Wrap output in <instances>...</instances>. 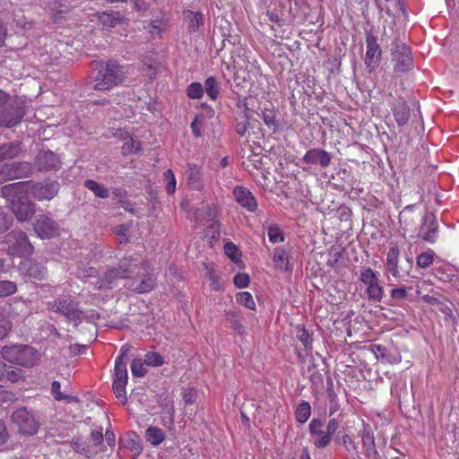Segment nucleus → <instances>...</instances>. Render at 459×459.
Segmentation results:
<instances>
[{"mask_svg": "<svg viewBox=\"0 0 459 459\" xmlns=\"http://www.w3.org/2000/svg\"><path fill=\"white\" fill-rule=\"evenodd\" d=\"M379 41V44L375 41V54L378 51V56L381 55L380 48L389 49L394 72L405 73L412 68L411 51L405 43L399 39L392 25L389 26L388 30L385 29Z\"/></svg>", "mask_w": 459, "mask_h": 459, "instance_id": "f257e3e1", "label": "nucleus"}, {"mask_svg": "<svg viewBox=\"0 0 459 459\" xmlns=\"http://www.w3.org/2000/svg\"><path fill=\"white\" fill-rule=\"evenodd\" d=\"M92 71H97L96 82L92 86L95 91H108L122 84L126 79V67L117 61L109 60L105 65L102 61L91 63Z\"/></svg>", "mask_w": 459, "mask_h": 459, "instance_id": "f03ea898", "label": "nucleus"}, {"mask_svg": "<svg viewBox=\"0 0 459 459\" xmlns=\"http://www.w3.org/2000/svg\"><path fill=\"white\" fill-rule=\"evenodd\" d=\"M30 182L21 181L3 186L1 195L12 203V210L20 221H28L35 213V205L27 198L20 196L28 191Z\"/></svg>", "mask_w": 459, "mask_h": 459, "instance_id": "7ed1b4c3", "label": "nucleus"}, {"mask_svg": "<svg viewBox=\"0 0 459 459\" xmlns=\"http://www.w3.org/2000/svg\"><path fill=\"white\" fill-rule=\"evenodd\" d=\"M1 355L4 359L10 363L31 367L35 363L37 351L28 345L15 344L3 347Z\"/></svg>", "mask_w": 459, "mask_h": 459, "instance_id": "20e7f679", "label": "nucleus"}, {"mask_svg": "<svg viewBox=\"0 0 459 459\" xmlns=\"http://www.w3.org/2000/svg\"><path fill=\"white\" fill-rule=\"evenodd\" d=\"M6 251L13 256L27 257L32 255L34 247L28 236L22 230H12L4 237Z\"/></svg>", "mask_w": 459, "mask_h": 459, "instance_id": "39448f33", "label": "nucleus"}, {"mask_svg": "<svg viewBox=\"0 0 459 459\" xmlns=\"http://www.w3.org/2000/svg\"><path fill=\"white\" fill-rule=\"evenodd\" d=\"M11 420L18 432L26 437L35 435L40 425L33 412L28 411L25 407L14 411L11 415Z\"/></svg>", "mask_w": 459, "mask_h": 459, "instance_id": "423d86ee", "label": "nucleus"}, {"mask_svg": "<svg viewBox=\"0 0 459 459\" xmlns=\"http://www.w3.org/2000/svg\"><path fill=\"white\" fill-rule=\"evenodd\" d=\"M73 448L87 458L95 456L104 449L102 429L92 430L88 440L77 437L73 441Z\"/></svg>", "mask_w": 459, "mask_h": 459, "instance_id": "0eeeda50", "label": "nucleus"}, {"mask_svg": "<svg viewBox=\"0 0 459 459\" xmlns=\"http://www.w3.org/2000/svg\"><path fill=\"white\" fill-rule=\"evenodd\" d=\"M55 312L65 316L69 321H81L82 311L79 309L78 303L71 298H58L48 303Z\"/></svg>", "mask_w": 459, "mask_h": 459, "instance_id": "6e6552de", "label": "nucleus"}, {"mask_svg": "<svg viewBox=\"0 0 459 459\" xmlns=\"http://www.w3.org/2000/svg\"><path fill=\"white\" fill-rule=\"evenodd\" d=\"M33 230L37 236L42 239H49L57 237L60 232L58 223L49 216L38 215L33 222Z\"/></svg>", "mask_w": 459, "mask_h": 459, "instance_id": "1a4fd4ad", "label": "nucleus"}, {"mask_svg": "<svg viewBox=\"0 0 459 459\" xmlns=\"http://www.w3.org/2000/svg\"><path fill=\"white\" fill-rule=\"evenodd\" d=\"M127 380L128 374L126 365H124L121 362H119V364H115L112 389L116 397L119 399L123 404L127 402L126 391Z\"/></svg>", "mask_w": 459, "mask_h": 459, "instance_id": "9d476101", "label": "nucleus"}, {"mask_svg": "<svg viewBox=\"0 0 459 459\" xmlns=\"http://www.w3.org/2000/svg\"><path fill=\"white\" fill-rule=\"evenodd\" d=\"M161 68L158 53L154 50L146 51L140 56V71L151 81L156 77Z\"/></svg>", "mask_w": 459, "mask_h": 459, "instance_id": "9b49d317", "label": "nucleus"}, {"mask_svg": "<svg viewBox=\"0 0 459 459\" xmlns=\"http://www.w3.org/2000/svg\"><path fill=\"white\" fill-rule=\"evenodd\" d=\"M60 185L56 180H45L32 185L30 194L38 201L53 199L58 193Z\"/></svg>", "mask_w": 459, "mask_h": 459, "instance_id": "f8f14e48", "label": "nucleus"}, {"mask_svg": "<svg viewBox=\"0 0 459 459\" xmlns=\"http://www.w3.org/2000/svg\"><path fill=\"white\" fill-rule=\"evenodd\" d=\"M153 269L148 261L142 262V271L136 277H142V280L138 284L134 286V282L132 287L133 290L137 293H147L152 291L156 286V278L152 273Z\"/></svg>", "mask_w": 459, "mask_h": 459, "instance_id": "ddd939ff", "label": "nucleus"}, {"mask_svg": "<svg viewBox=\"0 0 459 459\" xmlns=\"http://www.w3.org/2000/svg\"><path fill=\"white\" fill-rule=\"evenodd\" d=\"M34 165L40 171H52L61 168V160L54 152L42 150L37 154Z\"/></svg>", "mask_w": 459, "mask_h": 459, "instance_id": "4468645a", "label": "nucleus"}, {"mask_svg": "<svg viewBox=\"0 0 459 459\" xmlns=\"http://www.w3.org/2000/svg\"><path fill=\"white\" fill-rule=\"evenodd\" d=\"M233 197L235 201L249 212H255L258 208V204L252 192L243 186H236L233 189Z\"/></svg>", "mask_w": 459, "mask_h": 459, "instance_id": "2eb2a0df", "label": "nucleus"}, {"mask_svg": "<svg viewBox=\"0 0 459 459\" xmlns=\"http://www.w3.org/2000/svg\"><path fill=\"white\" fill-rule=\"evenodd\" d=\"M23 117V111L20 107L8 103L0 108V125L4 127H13L20 123Z\"/></svg>", "mask_w": 459, "mask_h": 459, "instance_id": "dca6fc26", "label": "nucleus"}, {"mask_svg": "<svg viewBox=\"0 0 459 459\" xmlns=\"http://www.w3.org/2000/svg\"><path fill=\"white\" fill-rule=\"evenodd\" d=\"M296 338L301 342L305 353L299 351V347H296V353L299 362L304 363L307 356L311 353L313 349V338L312 334L309 333L304 325H298L295 327Z\"/></svg>", "mask_w": 459, "mask_h": 459, "instance_id": "f3484780", "label": "nucleus"}, {"mask_svg": "<svg viewBox=\"0 0 459 459\" xmlns=\"http://www.w3.org/2000/svg\"><path fill=\"white\" fill-rule=\"evenodd\" d=\"M438 225L436 217L431 212H427L423 218V223L420 229V236L429 243H434L437 239Z\"/></svg>", "mask_w": 459, "mask_h": 459, "instance_id": "a211bd4d", "label": "nucleus"}, {"mask_svg": "<svg viewBox=\"0 0 459 459\" xmlns=\"http://www.w3.org/2000/svg\"><path fill=\"white\" fill-rule=\"evenodd\" d=\"M302 160L308 165H319L322 168H326L331 164L332 155L323 149L313 148L305 153Z\"/></svg>", "mask_w": 459, "mask_h": 459, "instance_id": "6ab92c4d", "label": "nucleus"}, {"mask_svg": "<svg viewBox=\"0 0 459 459\" xmlns=\"http://www.w3.org/2000/svg\"><path fill=\"white\" fill-rule=\"evenodd\" d=\"M143 259L134 256H125L118 262V266L126 274V279H134L142 271Z\"/></svg>", "mask_w": 459, "mask_h": 459, "instance_id": "aec40b11", "label": "nucleus"}, {"mask_svg": "<svg viewBox=\"0 0 459 459\" xmlns=\"http://www.w3.org/2000/svg\"><path fill=\"white\" fill-rule=\"evenodd\" d=\"M187 169L188 175L186 182L189 188L196 191H202L204 189V183L201 167L194 163H188Z\"/></svg>", "mask_w": 459, "mask_h": 459, "instance_id": "412c9836", "label": "nucleus"}, {"mask_svg": "<svg viewBox=\"0 0 459 459\" xmlns=\"http://www.w3.org/2000/svg\"><path fill=\"white\" fill-rule=\"evenodd\" d=\"M22 272L29 277L43 280L47 274V269L39 262L26 260L21 264Z\"/></svg>", "mask_w": 459, "mask_h": 459, "instance_id": "4be33fe9", "label": "nucleus"}, {"mask_svg": "<svg viewBox=\"0 0 459 459\" xmlns=\"http://www.w3.org/2000/svg\"><path fill=\"white\" fill-rule=\"evenodd\" d=\"M49 11L51 13L52 18L56 23L60 22L63 19H65V15H67L71 10L72 6L62 0H53L49 3Z\"/></svg>", "mask_w": 459, "mask_h": 459, "instance_id": "5701e85b", "label": "nucleus"}, {"mask_svg": "<svg viewBox=\"0 0 459 459\" xmlns=\"http://www.w3.org/2000/svg\"><path fill=\"white\" fill-rule=\"evenodd\" d=\"M97 16L99 22L102 25V28L107 30H109L112 28H115L117 24H122L125 22L122 15L117 12H103L101 13H98Z\"/></svg>", "mask_w": 459, "mask_h": 459, "instance_id": "b1692460", "label": "nucleus"}, {"mask_svg": "<svg viewBox=\"0 0 459 459\" xmlns=\"http://www.w3.org/2000/svg\"><path fill=\"white\" fill-rule=\"evenodd\" d=\"M273 262L275 268L291 272L292 266L290 264V255L284 247H276L273 250Z\"/></svg>", "mask_w": 459, "mask_h": 459, "instance_id": "393cba45", "label": "nucleus"}, {"mask_svg": "<svg viewBox=\"0 0 459 459\" xmlns=\"http://www.w3.org/2000/svg\"><path fill=\"white\" fill-rule=\"evenodd\" d=\"M21 151L20 142H10L0 144V162L17 157Z\"/></svg>", "mask_w": 459, "mask_h": 459, "instance_id": "a878e982", "label": "nucleus"}, {"mask_svg": "<svg viewBox=\"0 0 459 459\" xmlns=\"http://www.w3.org/2000/svg\"><path fill=\"white\" fill-rule=\"evenodd\" d=\"M394 116L399 126H404L410 118V108L403 99H399L397 105L394 108Z\"/></svg>", "mask_w": 459, "mask_h": 459, "instance_id": "bb28decb", "label": "nucleus"}, {"mask_svg": "<svg viewBox=\"0 0 459 459\" xmlns=\"http://www.w3.org/2000/svg\"><path fill=\"white\" fill-rule=\"evenodd\" d=\"M183 14L187 22L188 30L191 32L196 31L204 24V15L201 12L186 10L184 11Z\"/></svg>", "mask_w": 459, "mask_h": 459, "instance_id": "cd10ccee", "label": "nucleus"}, {"mask_svg": "<svg viewBox=\"0 0 459 459\" xmlns=\"http://www.w3.org/2000/svg\"><path fill=\"white\" fill-rule=\"evenodd\" d=\"M363 429L359 431L363 447L365 448L366 454L369 456L373 452V432L369 423L365 422L362 420Z\"/></svg>", "mask_w": 459, "mask_h": 459, "instance_id": "c85d7f7f", "label": "nucleus"}, {"mask_svg": "<svg viewBox=\"0 0 459 459\" xmlns=\"http://www.w3.org/2000/svg\"><path fill=\"white\" fill-rule=\"evenodd\" d=\"M12 169V179L22 178L30 175L31 167L29 162H12L10 163Z\"/></svg>", "mask_w": 459, "mask_h": 459, "instance_id": "c756f323", "label": "nucleus"}, {"mask_svg": "<svg viewBox=\"0 0 459 459\" xmlns=\"http://www.w3.org/2000/svg\"><path fill=\"white\" fill-rule=\"evenodd\" d=\"M224 316L234 331H236L240 335L245 333V327L242 324V320L238 312L229 310L225 312Z\"/></svg>", "mask_w": 459, "mask_h": 459, "instance_id": "7c9ffc66", "label": "nucleus"}, {"mask_svg": "<svg viewBox=\"0 0 459 459\" xmlns=\"http://www.w3.org/2000/svg\"><path fill=\"white\" fill-rule=\"evenodd\" d=\"M146 440L154 446L160 445L165 440V433L157 427H149L145 431Z\"/></svg>", "mask_w": 459, "mask_h": 459, "instance_id": "2f4dec72", "label": "nucleus"}, {"mask_svg": "<svg viewBox=\"0 0 459 459\" xmlns=\"http://www.w3.org/2000/svg\"><path fill=\"white\" fill-rule=\"evenodd\" d=\"M398 255H399V249L396 247H393L389 249L386 256V264L389 272L392 273L393 276L398 277L399 276V271H398Z\"/></svg>", "mask_w": 459, "mask_h": 459, "instance_id": "473e14b6", "label": "nucleus"}, {"mask_svg": "<svg viewBox=\"0 0 459 459\" xmlns=\"http://www.w3.org/2000/svg\"><path fill=\"white\" fill-rule=\"evenodd\" d=\"M84 186L93 192V194L100 198L106 199L109 195V191L104 186L99 184L93 179H87L84 181Z\"/></svg>", "mask_w": 459, "mask_h": 459, "instance_id": "72a5a7b5", "label": "nucleus"}, {"mask_svg": "<svg viewBox=\"0 0 459 459\" xmlns=\"http://www.w3.org/2000/svg\"><path fill=\"white\" fill-rule=\"evenodd\" d=\"M206 94L212 100H216L219 93L220 87L215 77L210 76L204 82V88Z\"/></svg>", "mask_w": 459, "mask_h": 459, "instance_id": "f704fd0d", "label": "nucleus"}, {"mask_svg": "<svg viewBox=\"0 0 459 459\" xmlns=\"http://www.w3.org/2000/svg\"><path fill=\"white\" fill-rule=\"evenodd\" d=\"M311 415V407L307 402H302L298 405L295 411L296 420L299 423H305L307 421Z\"/></svg>", "mask_w": 459, "mask_h": 459, "instance_id": "c9c22d12", "label": "nucleus"}, {"mask_svg": "<svg viewBox=\"0 0 459 459\" xmlns=\"http://www.w3.org/2000/svg\"><path fill=\"white\" fill-rule=\"evenodd\" d=\"M236 300L238 304L251 309L255 310L256 306L253 296L248 291L238 292L236 296Z\"/></svg>", "mask_w": 459, "mask_h": 459, "instance_id": "e433bc0d", "label": "nucleus"}, {"mask_svg": "<svg viewBox=\"0 0 459 459\" xmlns=\"http://www.w3.org/2000/svg\"><path fill=\"white\" fill-rule=\"evenodd\" d=\"M262 119L269 128H273L275 130L278 127L276 113L273 108H264L262 111Z\"/></svg>", "mask_w": 459, "mask_h": 459, "instance_id": "4c0bfd02", "label": "nucleus"}, {"mask_svg": "<svg viewBox=\"0 0 459 459\" xmlns=\"http://www.w3.org/2000/svg\"><path fill=\"white\" fill-rule=\"evenodd\" d=\"M204 86L197 82H191L186 90V93L188 98L192 100H198L204 96Z\"/></svg>", "mask_w": 459, "mask_h": 459, "instance_id": "58836bf2", "label": "nucleus"}, {"mask_svg": "<svg viewBox=\"0 0 459 459\" xmlns=\"http://www.w3.org/2000/svg\"><path fill=\"white\" fill-rule=\"evenodd\" d=\"M144 364L150 367H160L164 364L163 357L156 351H148L144 355Z\"/></svg>", "mask_w": 459, "mask_h": 459, "instance_id": "ea45409f", "label": "nucleus"}, {"mask_svg": "<svg viewBox=\"0 0 459 459\" xmlns=\"http://www.w3.org/2000/svg\"><path fill=\"white\" fill-rule=\"evenodd\" d=\"M360 281L367 286V294L369 299H373V271L367 268L361 273Z\"/></svg>", "mask_w": 459, "mask_h": 459, "instance_id": "a19ab883", "label": "nucleus"}, {"mask_svg": "<svg viewBox=\"0 0 459 459\" xmlns=\"http://www.w3.org/2000/svg\"><path fill=\"white\" fill-rule=\"evenodd\" d=\"M435 257V252L433 250H428L423 252L417 256L416 262L420 268L425 269L432 264Z\"/></svg>", "mask_w": 459, "mask_h": 459, "instance_id": "79ce46f5", "label": "nucleus"}, {"mask_svg": "<svg viewBox=\"0 0 459 459\" xmlns=\"http://www.w3.org/2000/svg\"><path fill=\"white\" fill-rule=\"evenodd\" d=\"M332 440V436L327 433L325 430H322L321 432L313 436V443L317 448H325L326 447Z\"/></svg>", "mask_w": 459, "mask_h": 459, "instance_id": "37998d69", "label": "nucleus"}, {"mask_svg": "<svg viewBox=\"0 0 459 459\" xmlns=\"http://www.w3.org/2000/svg\"><path fill=\"white\" fill-rule=\"evenodd\" d=\"M163 181L165 183L166 192L169 195L174 194L176 191L177 180L171 169H168L164 172Z\"/></svg>", "mask_w": 459, "mask_h": 459, "instance_id": "c03bdc74", "label": "nucleus"}, {"mask_svg": "<svg viewBox=\"0 0 459 459\" xmlns=\"http://www.w3.org/2000/svg\"><path fill=\"white\" fill-rule=\"evenodd\" d=\"M204 125V115H202V114L196 115L190 125L192 134H194L195 137L198 138V137L202 136Z\"/></svg>", "mask_w": 459, "mask_h": 459, "instance_id": "a18cd8bd", "label": "nucleus"}, {"mask_svg": "<svg viewBox=\"0 0 459 459\" xmlns=\"http://www.w3.org/2000/svg\"><path fill=\"white\" fill-rule=\"evenodd\" d=\"M126 274H124L123 271L119 266L112 267L108 269L105 274H104V280L108 283L111 284L114 281L118 279H126Z\"/></svg>", "mask_w": 459, "mask_h": 459, "instance_id": "49530a36", "label": "nucleus"}, {"mask_svg": "<svg viewBox=\"0 0 459 459\" xmlns=\"http://www.w3.org/2000/svg\"><path fill=\"white\" fill-rule=\"evenodd\" d=\"M17 291V285L12 281H0V298L7 297Z\"/></svg>", "mask_w": 459, "mask_h": 459, "instance_id": "de8ad7c7", "label": "nucleus"}, {"mask_svg": "<svg viewBox=\"0 0 459 459\" xmlns=\"http://www.w3.org/2000/svg\"><path fill=\"white\" fill-rule=\"evenodd\" d=\"M206 278L210 281V285L212 290L220 291L222 290L221 283L220 281V277L216 273L214 269H209L206 273Z\"/></svg>", "mask_w": 459, "mask_h": 459, "instance_id": "09e8293b", "label": "nucleus"}, {"mask_svg": "<svg viewBox=\"0 0 459 459\" xmlns=\"http://www.w3.org/2000/svg\"><path fill=\"white\" fill-rule=\"evenodd\" d=\"M268 238L269 240L273 243H280L284 241V236L282 235L280 229L276 226H271L268 229Z\"/></svg>", "mask_w": 459, "mask_h": 459, "instance_id": "8fccbe9b", "label": "nucleus"}, {"mask_svg": "<svg viewBox=\"0 0 459 459\" xmlns=\"http://www.w3.org/2000/svg\"><path fill=\"white\" fill-rule=\"evenodd\" d=\"M131 371L133 376L143 377L146 375L147 369L145 368L144 361L142 363L138 360H133L131 363Z\"/></svg>", "mask_w": 459, "mask_h": 459, "instance_id": "3c124183", "label": "nucleus"}, {"mask_svg": "<svg viewBox=\"0 0 459 459\" xmlns=\"http://www.w3.org/2000/svg\"><path fill=\"white\" fill-rule=\"evenodd\" d=\"M225 254L234 262H238L239 260L240 254L238 253V247L232 243L228 242L224 246Z\"/></svg>", "mask_w": 459, "mask_h": 459, "instance_id": "603ef678", "label": "nucleus"}, {"mask_svg": "<svg viewBox=\"0 0 459 459\" xmlns=\"http://www.w3.org/2000/svg\"><path fill=\"white\" fill-rule=\"evenodd\" d=\"M128 231L129 227L125 224L118 225L115 228V233L119 243H127L129 241Z\"/></svg>", "mask_w": 459, "mask_h": 459, "instance_id": "864d4df0", "label": "nucleus"}, {"mask_svg": "<svg viewBox=\"0 0 459 459\" xmlns=\"http://www.w3.org/2000/svg\"><path fill=\"white\" fill-rule=\"evenodd\" d=\"M113 196L115 199L118 201V204L125 209L129 210L126 204H127L126 201V197L127 195V192L122 187L114 188L112 191Z\"/></svg>", "mask_w": 459, "mask_h": 459, "instance_id": "5fc2aeb1", "label": "nucleus"}, {"mask_svg": "<svg viewBox=\"0 0 459 459\" xmlns=\"http://www.w3.org/2000/svg\"><path fill=\"white\" fill-rule=\"evenodd\" d=\"M233 282L237 288H246L250 283V277L247 273H238L234 276Z\"/></svg>", "mask_w": 459, "mask_h": 459, "instance_id": "6e6d98bb", "label": "nucleus"}, {"mask_svg": "<svg viewBox=\"0 0 459 459\" xmlns=\"http://www.w3.org/2000/svg\"><path fill=\"white\" fill-rule=\"evenodd\" d=\"M12 328V322L4 316H0V341L8 335Z\"/></svg>", "mask_w": 459, "mask_h": 459, "instance_id": "4d7b16f0", "label": "nucleus"}, {"mask_svg": "<svg viewBox=\"0 0 459 459\" xmlns=\"http://www.w3.org/2000/svg\"><path fill=\"white\" fill-rule=\"evenodd\" d=\"M197 396L196 390L194 387H187L184 389L182 398L186 404H193Z\"/></svg>", "mask_w": 459, "mask_h": 459, "instance_id": "13d9d810", "label": "nucleus"}, {"mask_svg": "<svg viewBox=\"0 0 459 459\" xmlns=\"http://www.w3.org/2000/svg\"><path fill=\"white\" fill-rule=\"evenodd\" d=\"M51 394L56 401H63L68 398V395L62 394L61 385L56 380L53 381L51 384Z\"/></svg>", "mask_w": 459, "mask_h": 459, "instance_id": "bf43d9fd", "label": "nucleus"}, {"mask_svg": "<svg viewBox=\"0 0 459 459\" xmlns=\"http://www.w3.org/2000/svg\"><path fill=\"white\" fill-rule=\"evenodd\" d=\"M342 445L345 446L348 452L351 453L352 455H359L358 446L350 437L349 435L345 434L342 437Z\"/></svg>", "mask_w": 459, "mask_h": 459, "instance_id": "052dcab7", "label": "nucleus"}, {"mask_svg": "<svg viewBox=\"0 0 459 459\" xmlns=\"http://www.w3.org/2000/svg\"><path fill=\"white\" fill-rule=\"evenodd\" d=\"M140 151V143L130 139V143H126L122 147V153L127 155L130 153H137Z\"/></svg>", "mask_w": 459, "mask_h": 459, "instance_id": "680f3d73", "label": "nucleus"}, {"mask_svg": "<svg viewBox=\"0 0 459 459\" xmlns=\"http://www.w3.org/2000/svg\"><path fill=\"white\" fill-rule=\"evenodd\" d=\"M11 170L12 169L10 168V163L0 165V184L5 181L13 180Z\"/></svg>", "mask_w": 459, "mask_h": 459, "instance_id": "e2e57ef3", "label": "nucleus"}, {"mask_svg": "<svg viewBox=\"0 0 459 459\" xmlns=\"http://www.w3.org/2000/svg\"><path fill=\"white\" fill-rule=\"evenodd\" d=\"M16 400L13 392L0 388V406L4 403H13Z\"/></svg>", "mask_w": 459, "mask_h": 459, "instance_id": "0e129e2a", "label": "nucleus"}, {"mask_svg": "<svg viewBox=\"0 0 459 459\" xmlns=\"http://www.w3.org/2000/svg\"><path fill=\"white\" fill-rule=\"evenodd\" d=\"M12 218L0 211V233L5 232L12 225Z\"/></svg>", "mask_w": 459, "mask_h": 459, "instance_id": "69168bd1", "label": "nucleus"}, {"mask_svg": "<svg viewBox=\"0 0 459 459\" xmlns=\"http://www.w3.org/2000/svg\"><path fill=\"white\" fill-rule=\"evenodd\" d=\"M367 53H366V64L368 65H370L371 61L373 60V35L371 33H368L367 35Z\"/></svg>", "mask_w": 459, "mask_h": 459, "instance_id": "338daca9", "label": "nucleus"}, {"mask_svg": "<svg viewBox=\"0 0 459 459\" xmlns=\"http://www.w3.org/2000/svg\"><path fill=\"white\" fill-rule=\"evenodd\" d=\"M323 429L324 423L321 420L313 419L309 423V432L312 437L324 430Z\"/></svg>", "mask_w": 459, "mask_h": 459, "instance_id": "774afa93", "label": "nucleus"}]
</instances>
